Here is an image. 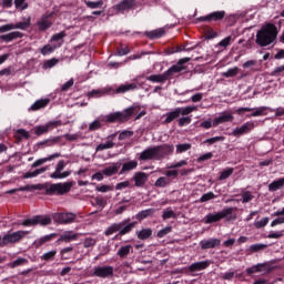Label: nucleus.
Segmentation results:
<instances>
[{
	"label": "nucleus",
	"instance_id": "obj_1",
	"mask_svg": "<svg viewBox=\"0 0 284 284\" xmlns=\"http://www.w3.org/2000/svg\"><path fill=\"white\" fill-rule=\"evenodd\" d=\"M276 37H278V29L274 23H266L257 31L255 43L260 48H267V45L276 42Z\"/></svg>",
	"mask_w": 284,
	"mask_h": 284
},
{
	"label": "nucleus",
	"instance_id": "obj_2",
	"mask_svg": "<svg viewBox=\"0 0 284 284\" xmlns=\"http://www.w3.org/2000/svg\"><path fill=\"white\" fill-rule=\"evenodd\" d=\"M192 58H182L178 61L176 64H173L169 70H166L162 74H152L146 77V81H151L152 83H165L166 79H170L172 74H176V72H183V70H187L185 63H190Z\"/></svg>",
	"mask_w": 284,
	"mask_h": 284
},
{
	"label": "nucleus",
	"instance_id": "obj_3",
	"mask_svg": "<svg viewBox=\"0 0 284 284\" xmlns=\"http://www.w3.org/2000/svg\"><path fill=\"white\" fill-rule=\"evenodd\" d=\"M41 190L45 191L47 196H63V194H68L70 190H72V182H64V183H55L52 184L50 182L41 184Z\"/></svg>",
	"mask_w": 284,
	"mask_h": 284
},
{
	"label": "nucleus",
	"instance_id": "obj_4",
	"mask_svg": "<svg viewBox=\"0 0 284 284\" xmlns=\"http://www.w3.org/2000/svg\"><path fill=\"white\" fill-rule=\"evenodd\" d=\"M133 227H136V222H130V220H124L120 223L111 224L106 231L104 232L105 236H111L119 232V236H125V234H130Z\"/></svg>",
	"mask_w": 284,
	"mask_h": 284
},
{
	"label": "nucleus",
	"instance_id": "obj_5",
	"mask_svg": "<svg viewBox=\"0 0 284 284\" xmlns=\"http://www.w3.org/2000/svg\"><path fill=\"white\" fill-rule=\"evenodd\" d=\"M134 112H139V106H130L122 112H114L106 115V123H114L115 121H128Z\"/></svg>",
	"mask_w": 284,
	"mask_h": 284
},
{
	"label": "nucleus",
	"instance_id": "obj_6",
	"mask_svg": "<svg viewBox=\"0 0 284 284\" xmlns=\"http://www.w3.org/2000/svg\"><path fill=\"white\" fill-rule=\"evenodd\" d=\"M28 234H30V231H16L12 233H7L3 235V244L10 245L19 243L20 241H23Z\"/></svg>",
	"mask_w": 284,
	"mask_h": 284
},
{
	"label": "nucleus",
	"instance_id": "obj_7",
	"mask_svg": "<svg viewBox=\"0 0 284 284\" xmlns=\"http://www.w3.org/2000/svg\"><path fill=\"white\" fill-rule=\"evenodd\" d=\"M52 223V219L49 216L43 215H36L31 219H27L20 223V225H23L24 227H30L34 225H50Z\"/></svg>",
	"mask_w": 284,
	"mask_h": 284
},
{
	"label": "nucleus",
	"instance_id": "obj_8",
	"mask_svg": "<svg viewBox=\"0 0 284 284\" xmlns=\"http://www.w3.org/2000/svg\"><path fill=\"white\" fill-rule=\"evenodd\" d=\"M232 212H234V207H226L219 213L207 214L205 216V223H219V221H221L222 219H227V216H232Z\"/></svg>",
	"mask_w": 284,
	"mask_h": 284
},
{
	"label": "nucleus",
	"instance_id": "obj_9",
	"mask_svg": "<svg viewBox=\"0 0 284 284\" xmlns=\"http://www.w3.org/2000/svg\"><path fill=\"white\" fill-rule=\"evenodd\" d=\"M77 219V214L69 212V213H55L53 215V221L59 223L60 225H68L70 223H74Z\"/></svg>",
	"mask_w": 284,
	"mask_h": 284
},
{
	"label": "nucleus",
	"instance_id": "obj_10",
	"mask_svg": "<svg viewBox=\"0 0 284 284\" xmlns=\"http://www.w3.org/2000/svg\"><path fill=\"white\" fill-rule=\"evenodd\" d=\"M93 276H98V278H110L111 276H114V267L95 266L93 268Z\"/></svg>",
	"mask_w": 284,
	"mask_h": 284
},
{
	"label": "nucleus",
	"instance_id": "obj_11",
	"mask_svg": "<svg viewBox=\"0 0 284 284\" xmlns=\"http://www.w3.org/2000/svg\"><path fill=\"white\" fill-rule=\"evenodd\" d=\"M65 170V161L60 160L55 166V171L50 174V179H68L72 172L64 171ZM62 172V173H61Z\"/></svg>",
	"mask_w": 284,
	"mask_h": 284
},
{
	"label": "nucleus",
	"instance_id": "obj_12",
	"mask_svg": "<svg viewBox=\"0 0 284 284\" xmlns=\"http://www.w3.org/2000/svg\"><path fill=\"white\" fill-rule=\"evenodd\" d=\"M61 125V121H50L44 125L37 126L34 132L37 136H41V134H45L50 132V130H54V128H59Z\"/></svg>",
	"mask_w": 284,
	"mask_h": 284
},
{
	"label": "nucleus",
	"instance_id": "obj_13",
	"mask_svg": "<svg viewBox=\"0 0 284 284\" xmlns=\"http://www.w3.org/2000/svg\"><path fill=\"white\" fill-rule=\"evenodd\" d=\"M223 19H225V11H214L207 16L197 18V21H206L210 23L212 21H223Z\"/></svg>",
	"mask_w": 284,
	"mask_h": 284
},
{
	"label": "nucleus",
	"instance_id": "obj_14",
	"mask_svg": "<svg viewBox=\"0 0 284 284\" xmlns=\"http://www.w3.org/2000/svg\"><path fill=\"white\" fill-rule=\"evenodd\" d=\"M136 6V0H122L120 3L114 6V10L116 12H125L128 10H132Z\"/></svg>",
	"mask_w": 284,
	"mask_h": 284
},
{
	"label": "nucleus",
	"instance_id": "obj_15",
	"mask_svg": "<svg viewBox=\"0 0 284 284\" xmlns=\"http://www.w3.org/2000/svg\"><path fill=\"white\" fill-rule=\"evenodd\" d=\"M158 152V159H163V156H168V154H172L174 152V145L172 144H162L155 146Z\"/></svg>",
	"mask_w": 284,
	"mask_h": 284
},
{
	"label": "nucleus",
	"instance_id": "obj_16",
	"mask_svg": "<svg viewBox=\"0 0 284 284\" xmlns=\"http://www.w3.org/2000/svg\"><path fill=\"white\" fill-rule=\"evenodd\" d=\"M251 130H254V123L246 122L242 126L235 128L233 130V136H241L243 134H247V132H251Z\"/></svg>",
	"mask_w": 284,
	"mask_h": 284
},
{
	"label": "nucleus",
	"instance_id": "obj_17",
	"mask_svg": "<svg viewBox=\"0 0 284 284\" xmlns=\"http://www.w3.org/2000/svg\"><path fill=\"white\" fill-rule=\"evenodd\" d=\"M140 159L142 161H150L152 159H159L158 152H156V146L149 148L144 151L141 152Z\"/></svg>",
	"mask_w": 284,
	"mask_h": 284
},
{
	"label": "nucleus",
	"instance_id": "obj_18",
	"mask_svg": "<svg viewBox=\"0 0 284 284\" xmlns=\"http://www.w3.org/2000/svg\"><path fill=\"white\" fill-rule=\"evenodd\" d=\"M219 245H221V240L219 239L203 240L200 242L201 250H213L214 247H219Z\"/></svg>",
	"mask_w": 284,
	"mask_h": 284
},
{
	"label": "nucleus",
	"instance_id": "obj_19",
	"mask_svg": "<svg viewBox=\"0 0 284 284\" xmlns=\"http://www.w3.org/2000/svg\"><path fill=\"white\" fill-rule=\"evenodd\" d=\"M22 38H23V33H21L20 31H12L10 33L0 36V41L10 43V41H14V39H22Z\"/></svg>",
	"mask_w": 284,
	"mask_h": 284
},
{
	"label": "nucleus",
	"instance_id": "obj_20",
	"mask_svg": "<svg viewBox=\"0 0 284 284\" xmlns=\"http://www.w3.org/2000/svg\"><path fill=\"white\" fill-rule=\"evenodd\" d=\"M135 181V187H143L148 182V174L143 172H136L133 176Z\"/></svg>",
	"mask_w": 284,
	"mask_h": 284
},
{
	"label": "nucleus",
	"instance_id": "obj_21",
	"mask_svg": "<svg viewBox=\"0 0 284 284\" xmlns=\"http://www.w3.org/2000/svg\"><path fill=\"white\" fill-rule=\"evenodd\" d=\"M210 267V261L195 262L190 265V272H201L203 270H207Z\"/></svg>",
	"mask_w": 284,
	"mask_h": 284
},
{
	"label": "nucleus",
	"instance_id": "obj_22",
	"mask_svg": "<svg viewBox=\"0 0 284 284\" xmlns=\"http://www.w3.org/2000/svg\"><path fill=\"white\" fill-rule=\"evenodd\" d=\"M77 239H79V235L72 231H67L64 232L59 241H64V243H70V241H77Z\"/></svg>",
	"mask_w": 284,
	"mask_h": 284
},
{
	"label": "nucleus",
	"instance_id": "obj_23",
	"mask_svg": "<svg viewBox=\"0 0 284 284\" xmlns=\"http://www.w3.org/2000/svg\"><path fill=\"white\" fill-rule=\"evenodd\" d=\"M59 156H61V153H54L49 155L48 158L39 159L32 164V168H39V165H43V163H48V161L59 159Z\"/></svg>",
	"mask_w": 284,
	"mask_h": 284
},
{
	"label": "nucleus",
	"instance_id": "obj_24",
	"mask_svg": "<svg viewBox=\"0 0 284 284\" xmlns=\"http://www.w3.org/2000/svg\"><path fill=\"white\" fill-rule=\"evenodd\" d=\"M232 119H234L232 114L220 115L219 118H215L213 120V128H216V125H221V123H227V121H232Z\"/></svg>",
	"mask_w": 284,
	"mask_h": 284
},
{
	"label": "nucleus",
	"instance_id": "obj_25",
	"mask_svg": "<svg viewBox=\"0 0 284 284\" xmlns=\"http://www.w3.org/2000/svg\"><path fill=\"white\" fill-rule=\"evenodd\" d=\"M139 165V162L132 160L122 165V169L120 171V174H125V172H130L132 170H136V166Z\"/></svg>",
	"mask_w": 284,
	"mask_h": 284
},
{
	"label": "nucleus",
	"instance_id": "obj_26",
	"mask_svg": "<svg viewBox=\"0 0 284 284\" xmlns=\"http://www.w3.org/2000/svg\"><path fill=\"white\" fill-rule=\"evenodd\" d=\"M119 168H121V164L116 163L112 166H108L102 171V174H104V176H112L114 174H116V172H119Z\"/></svg>",
	"mask_w": 284,
	"mask_h": 284
},
{
	"label": "nucleus",
	"instance_id": "obj_27",
	"mask_svg": "<svg viewBox=\"0 0 284 284\" xmlns=\"http://www.w3.org/2000/svg\"><path fill=\"white\" fill-rule=\"evenodd\" d=\"M146 37L149 39H160V37H163L165 34V30L163 28L145 32Z\"/></svg>",
	"mask_w": 284,
	"mask_h": 284
},
{
	"label": "nucleus",
	"instance_id": "obj_28",
	"mask_svg": "<svg viewBox=\"0 0 284 284\" xmlns=\"http://www.w3.org/2000/svg\"><path fill=\"white\" fill-rule=\"evenodd\" d=\"M283 185H284V178L275 180L268 185V192H276V190H281Z\"/></svg>",
	"mask_w": 284,
	"mask_h": 284
},
{
	"label": "nucleus",
	"instance_id": "obj_29",
	"mask_svg": "<svg viewBox=\"0 0 284 284\" xmlns=\"http://www.w3.org/2000/svg\"><path fill=\"white\" fill-rule=\"evenodd\" d=\"M50 103V99H42V100H37L32 105L31 110L37 111L41 110L42 108H45Z\"/></svg>",
	"mask_w": 284,
	"mask_h": 284
},
{
	"label": "nucleus",
	"instance_id": "obj_30",
	"mask_svg": "<svg viewBox=\"0 0 284 284\" xmlns=\"http://www.w3.org/2000/svg\"><path fill=\"white\" fill-rule=\"evenodd\" d=\"M130 90H136V84L131 83V84H122L120 85L116 90L115 93L116 94H121L124 92H130Z\"/></svg>",
	"mask_w": 284,
	"mask_h": 284
},
{
	"label": "nucleus",
	"instance_id": "obj_31",
	"mask_svg": "<svg viewBox=\"0 0 284 284\" xmlns=\"http://www.w3.org/2000/svg\"><path fill=\"white\" fill-rule=\"evenodd\" d=\"M54 236H57V234L52 233V234L44 235V236L40 237L39 240H37L34 242L36 247H41V245H43V243H48L49 241H52V239H54Z\"/></svg>",
	"mask_w": 284,
	"mask_h": 284
},
{
	"label": "nucleus",
	"instance_id": "obj_32",
	"mask_svg": "<svg viewBox=\"0 0 284 284\" xmlns=\"http://www.w3.org/2000/svg\"><path fill=\"white\" fill-rule=\"evenodd\" d=\"M136 234L140 241H146V239H150V236H152V229H142Z\"/></svg>",
	"mask_w": 284,
	"mask_h": 284
},
{
	"label": "nucleus",
	"instance_id": "obj_33",
	"mask_svg": "<svg viewBox=\"0 0 284 284\" xmlns=\"http://www.w3.org/2000/svg\"><path fill=\"white\" fill-rule=\"evenodd\" d=\"M267 244H252L251 246H248L247 251L251 254H255L256 252H263V250H266Z\"/></svg>",
	"mask_w": 284,
	"mask_h": 284
},
{
	"label": "nucleus",
	"instance_id": "obj_34",
	"mask_svg": "<svg viewBox=\"0 0 284 284\" xmlns=\"http://www.w3.org/2000/svg\"><path fill=\"white\" fill-rule=\"evenodd\" d=\"M179 116H181V113L179 109H175L174 111L166 113L164 123H172V121H174V119H179Z\"/></svg>",
	"mask_w": 284,
	"mask_h": 284
},
{
	"label": "nucleus",
	"instance_id": "obj_35",
	"mask_svg": "<svg viewBox=\"0 0 284 284\" xmlns=\"http://www.w3.org/2000/svg\"><path fill=\"white\" fill-rule=\"evenodd\" d=\"M33 190H41V184H27L24 186L18 187L19 192H33Z\"/></svg>",
	"mask_w": 284,
	"mask_h": 284
},
{
	"label": "nucleus",
	"instance_id": "obj_36",
	"mask_svg": "<svg viewBox=\"0 0 284 284\" xmlns=\"http://www.w3.org/2000/svg\"><path fill=\"white\" fill-rule=\"evenodd\" d=\"M131 250H132V245L121 246L118 251V256H120V258H125V256H128V254H130Z\"/></svg>",
	"mask_w": 284,
	"mask_h": 284
},
{
	"label": "nucleus",
	"instance_id": "obj_37",
	"mask_svg": "<svg viewBox=\"0 0 284 284\" xmlns=\"http://www.w3.org/2000/svg\"><path fill=\"white\" fill-rule=\"evenodd\" d=\"M152 214H154V209H148V210L139 212L136 215V219L139 221H143V219H148V216H152Z\"/></svg>",
	"mask_w": 284,
	"mask_h": 284
},
{
	"label": "nucleus",
	"instance_id": "obj_38",
	"mask_svg": "<svg viewBox=\"0 0 284 284\" xmlns=\"http://www.w3.org/2000/svg\"><path fill=\"white\" fill-rule=\"evenodd\" d=\"M114 143L112 141H106L105 143H101L95 148L97 152H102V150H111V148H114Z\"/></svg>",
	"mask_w": 284,
	"mask_h": 284
},
{
	"label": "nucleus",
	"instance_id": "obj_39",
	"mask_svg": "<svg viewBox=\"0 0 284 284\" xmlns=\"http://www.w3.org/2000/svg\"><path fill=\"white\" fill-rule=\"evenodd\" d=\"M178 111L182 116H187V114H192V112L196 111V106H185V108H178Z\"/></svg>",
	"mask_w": 284,
	"mask_h": 284
},
{
	"label": "nucleus",
	"instance_id": "obj_40",
	"mask_svg": "<svg viewBox=\"0 0 284 284\" xmlns=\"http://www.w3.org/2000/svg\"><path fill=\"white\" fill-rule=\"evenodd\" d=\"M240 69L239 67H234L232 69H229L226 72L222 73V77H225V79H230L232 77H236V74H239Z\"/></svg>",
	"mask_w": 284,
	"mask_h": 284
},
{
	"label": "nucleus",
	"instance_id": "obj_41",
	"mask_svg": "<svg viewBox=\"0 0 284 284\" xmlns=\"http://www.w3.org/2000/svg\"><path fill=\"white\" fill-rule=\"evenodd\" d=\"M163 221H168V219H176V213H174L170 207L165 209L162 214Z\"/></svg>",
	"mask_w": 284,
	"mask_h": 284
},
{
	"label": "nucleus",
	"instance_id": "obj_42",
	"mask_svg": "<svg viewBox=\"0 0 284 284\" xmlns=\"http://www.w3.org/2000/svg\"><path fill=\"white\" fill-rule=\"evenodd\" d=\"M257 272H262L263 274H270L272 272V267L267 263L257 264Z\"/></svg>",
	"mask_w": 284,
	"mask_h": 284
},
{
	"label": "nucleus",
	"instance_id": "obj_43",
	"mask_svg": "<svg viewBox=\"0 0 284 284\" xmlns=\"http://www.w3.org/2000/svg\"><path fill=\"white\" fill-rule=\"evenodd\" d=\"M27 28H30V19L13 24V30H27Z\"/></svg>",
	"mask_w": 284,
	"mask_h": 284
},
{
	"label": "nucleus",
	"instance_id": "obj_44",
	"mask_svg": "<svg viewBox=\"0 0 284 284\" xmlns=\"http://www.w3.org/2000/svg\"><path fill=\"white\" fill-rule=\"evenodd\" d=\"M166 185H170V179L168 178H159L155 181V187H165Z\"/></svg>",
	"mask_w": 284,
	"mask_h": 284
},
{
	"label": "nucleus",
	"instance_id": "obj_45",
	"mask_svg": "<svg viewBox=\"0 0 284 284\" xmlns=\"http://www.w3.org/2000/svg\"><path fill=\"white\" fill-rule=\"evenodd\" d=\"M192 144L190 143H184V144H178L176 145V153L181 154L183 152H187V150H191Z\"/></svg>",
	"mask_w": 284,
	"mask_h": 284
},
{
	"label": "nucleus",
	"instance_id": "obj_46",
	"mask_svg": "<svg viewBox=\"0 0 284 284\" xmlns=\"http://www.w3.org/2000/svg\"><path fill=\"white\" fill-rule=\"evenodd\" d=\"M267 223H270V217H263L262 220L254 223V227H256V230H261L262 227H265Z\"/></svg>",
	"mask_w": 284,
	"mask_h": 284
},
{
	"label": "nucleus",
	"instance_id": "obj_47",
	"mask_svg": "<svg viewBox=\"0 0 284 284\" xmlns=\"http://www.w3.org/2000/svg\"><path fill=\"white\" fill-rule=\"evenodd\" d=\"M232 174H234L233 168H230V169L223 171L220 175V181H225V179H230V176H232Z\"/></svg>",
	"mask_w": 284,
	"mask_h": 284
},
{
	"label": "nucleus",
	"instance_id": "obj_48",
	"mask_svg": "<svg viewBox=\"0 0 284 284\" xmlns=\"http://www.w3.org/2000/svg\"><path fill=\"white\" fill-rule=\"evenodd\" d=\"M97 239L93 237H85L83 242V247H94L97 245Z\"/></svg>",
	"mask_w": 284,
	"mask_h": 284
},
{
	"label": "nucleus",
	"instance_id": "obj_49",
	"mask_svg": "<svg viewBox=\"0 0 284 284\" xmlns=\"http://www.w3.org/2000/svg\"><path fill=\"white\" fill-rule=\"evenodd\" d=\"M14 7L20 10H28V2L26 0H14Z\"/></svg>",
	"mask_w": 284,
	"mask_h": 284
},
{
	"label": "nucleus",
	"instance_id": "obj_50",
	"mask_svg": "<svg viewBox=\"0 0 284 284\" xmlns=\"http://www.w3.org/2000/svg\"><path fill=\"white\" fill-rule=\"evenodd\" d=\"M54 256H57V251L55 250L44 253L41 256V258H42V261H52V258H54Z\"/></svg>",
	"mask_w": 284,
	"mask_h": 284
},
{
	"label": "nucleus",
	"instance_id": "obj_51",
	"mask_svg": "<svg viewBox=\"0 0 284 284\" xmlns=\"http://www.w3.org/2000/svg\"><path fill=\"white\" fill-rule=\"evenodd\" d=\"M61 141V136H55L51 140H45L40 142V145H45V143H48V145H57V143H59Z\"/></svg>",
	"mask_w": 284,
	"mask_h": 284
},
{
	"label": "nucleus",
	"instance_id": "obj_52",
	"mask_svg": "<svg viewBox=\"0 0 284 284\" xmlns=\"http://www.w3.org/2000/svg\"><path fill=\"white\" fill-rule=\"evenodd\" d=\"M26 263H28V260L19 257L10 264V267H19V265H26Z\"/></svg>",
	"mask_w": 284,
	"mask_h": 284
},
{
	"label": "nucleus",
	"instance_id": "obj_53",
	"mask_svg": "<svg viewBox=\"0 0 284 284\" xmlns=\"http://www.w3.org/2000/svg\"><path fill=\"white\" fill-rule=\"evenodd\" d=\"M57 63H59V60L57 58H52V59L45 61L43 68L45 70H48V68H54V65H57Z\"/></svg>",
	"mask_w": 284,
	"mask_h": 284
},
{
	"label": "nucleus",
	"instance_id": "obj_54",
	"mask_svg": "<svg viewBox=\"0 0 284 284\" xmlns=\"http://www.w3.org/2000/svg\"><path fill=\"white\" fill-rule=\"evenodd\" d=\"M172 232V226H166L158 232V237L163 239V236H168Z\"/></svg>",
	"mask_w": 284,
	"mask_h": 284
},
{
	"label": "nucleus",
	"instance_id": "obj_55",
	"mask_svg": "<svg viewBox=\"0 0 284 284\" xmlns=\"http://www.w3.org/2000/svg\"><path fill=\"white\" fill-rule=\"evenodd\" d=\"M215 195L213 192H209L206 194H203L200 199L201 203H207V201H212V199H214Z\"/></svg>",
	"mask_w": 284,
	"mask_h": 284
},
{
	"label": "nucleus",
	"instance_id": "obj_56",
	"mask_svg": "<svg viewBox=\"0 0 284 284\" xmlns=\"http://www.w3.org/2000/svg\"><path fill=\"white\" fill-rule=\"evenodd\" d=\"M192 123V118L191 116H183L179 119V125L180 128H183V125H190Z\"/></svg>",
	"mask_w": 284,
	"mask_h": 284
},
{
	"label": "nucleus",
	"instance_id": "obj_57",
	"mask_svg": "<svg viewBox=\"0 0 284 284\" xmlns=\"http://www.w3.org/2000/svg\"><path fill=\"white\" fill-rule=\"evenodd\" d=\"M10 30H14V24H12V23L3 24L0 27V34L10 32Z\"/></svg>",
	"mask_w": 284,
	"mask_h": 284
},
{
	"label": "nucleus",
	"instance_id": "obj_58",
	"mask_svg": "<svg viewBox=\"0 0 284 284\" xmlns=\"http://www.w3.org/2000/svg\"><path fill=\"white\" fill-rule=\"evenodd\" d=\"M40 52L43 54V57H45V54H51V52H54V48L50 44H47L40 50Z\"/></svg>",
	"mask_w": 284,
	"mask_h": 284
},
{
	"label": "nucleus",
	"instance_id": "obj_59",
	"mask_svg": "<svg viewBox=\"0 0 284 284\" xmlns=\"http://www.w3.org/2000/svg\"><path fill=\"white\" fill-rule=\"evenodd\" d=\"M94 130H101V122L99 120L93 121L89 125V131L94 132Z\"/></svg>",
	"mask_w": 284,
	"mask_h": 284
},
{
	"label": "nucleus",
	"instance_id": "obj_60",
	"mask_svg": "<svg viewBox=\"0 0 284 284\" xmlns=\"http://www.w3.org/2000/svg\"><path fill=\"white\" fill-rule=\"evenodd\" d=\"M50 26H51L50 21L45 20V18H42V20L39 22L40 30H48Z\"/></svg>",
	"mask_w": 284,
	"mask_h": 284
},
{
	"label": "nucleus",
	"instance_id": "obj_61",
	"mask_svg": "<svg viewBox=\"0 0 284 284\" xmlns=\"http://www.w3.org/2000/svg\"><path fill=\"white\" fill-rule=\"evenodd\" d=\"M252 199H254V195H252V193H250V192H244L242 194V203H250V201H252Z\"/></svg>",
	"mask_w": 284,
	"mask_h": 284
},
{
	"label": "nucleus",
	"instance_id": "obj_62",
	"mask_svg": "<svg viewBox=\"0 0 284 284\" xmlns=\"http://www.w3.org/2000/svg\"><path fill=\"white\" fill-rule=\"evenodd\" d=\"M264 110H267V106L257 108L253 113L250 114V116H263Z\"/></svg>",
	"mask_w": 284,
	"mask_h": 284
},
{
	"label": "nucleus",
	"instance_id": "obj_63",
	"mask_svg": "<svg viewBox=\"0 0 284 284\" xmlns=\"http://www.w3.org/2000/svg\"><path fill=\"white\" fill-rule=\"evenodd\" d=\"M231 41H232V36H229L225 39H223L222 41H220L217 45H220L221 48H227V45H230Z\"/></svg>",
	"mask_w": 284,
	"mask_h": 284
},
{
	"label": "nucleus",
	"instance_id": "obj_64",
	"mask_svg": "<svg viewBox=\"0 0 284 284\" xmlns=\"http://www.w3.org/2000/svg\"><path fill=\"white\" fill-rule=\"evenodd\" d=\"M88 8H92V9H95V8H101V6H103V1H98V2H92V1H87L85 2Z\"/></svg>",
	"mask_w": 284,
	"mask_h": 284
}]
</instances>
